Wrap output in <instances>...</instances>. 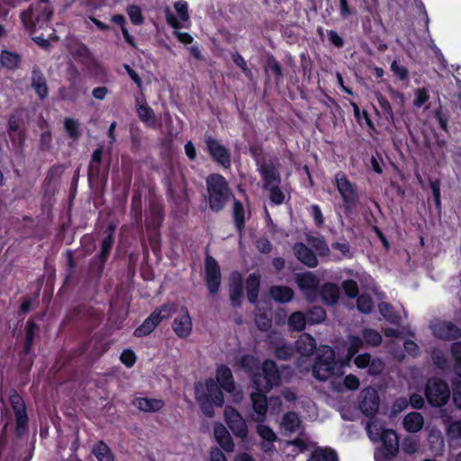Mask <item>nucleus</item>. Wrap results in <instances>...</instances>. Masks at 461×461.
<instances>
[{
    "label": "nucleus",
    "instance_id": "obj_1",
    "mask_svg": "<svg viewBox=\"0 0 461 461\" xmlns=\"http://www.w3.org/2000/svg\"><path fill=\"white\" fill-rule=\"evenodd\" d=\"M240 366L246 372L252 374V383L259 392H269L274 386L281 384L279 370L272 360H266L261 368L255 372L258 366V360L252 355H244L240 359Z\"/></svg>",
    "mask_w": 461,
    "mask_h": 461
},
{
    "label": "nucleus",
    "instance_id": "obj_2",
    "mask_svg": "<svg viewBox=\"0 0 461 461\" xmlns=\"http://www.w3.org/2000/svg\"><path fill=\"white\" fill-rule=\"evenodd\" d=\"M194 393L203 412L208 417L214 415V407H221L224 403L222 390L212 378L197 383Z\"/></svg>",
    "mask_w": 461,
    "mask_h": 461
},
{
    "label": "nucleus",
    "instance_id": "obj_3",
    "mask_svg": "<svg viewBox=\"0 0 461 461\" xmlns=\"http://www.w3.org/2000/svg\"><path fill=\"white\" fill-rule=\"evenodd\" d=\"M210 208L221 211L230 197V190L226 179L219 174H212L206 178Z\"/></svg>",
    "mask_w": 461,
    "mask_h": 461
},
{
    "label": "nucleus",
    "instance_id": "obj_4",
    "mask_svg": "<svg viewBox=\"0 0 461 461\" xmlns=\"http://www.w3.org/2000/svg\"><path fill=\"white\" fill-rule=\"evenodd\" d=\"M322 354L319 356L312 367V373L316 379L324 381L332 376L339 377L343 374L344 363L338 364L334 361V351L330 347L321 349Z\"/></svg>",
    "mask_w": 461,
    "mask_h": 461
},
{
    "label": "nucleus",
    "instance_id": "obj_5",
    "mask_svg": "<svg viewBox=\"0 0 461 461\" xmlns=\"http://www.w3.org/2000/svg\"><path fill=\"white\" fill-rule=\"evenodd\" d=\"M53 10L49 0H38L31 9L22 14L24 26L32 29L36 26L41 27L51 18Z\"/></svg>",
    "mask_w": 461,
    "mask_h": 461
},
{
    "label": "nucleus",
    "instance_id": "obj_6",
    "mask_svg": "<svg viewBox=\"0 0 461 461\" xmlns=\"http://www.w3.org/2000/svg\"><path fill=\"white\" fill-rule=\"evenodd\" d=\"M176 312L175 304H165L159 309L154 311L143 323L135 330L134 335L136 337H143L150 334L154 329L164 319L169 318Z\"/></svg>",
    "mask_w": 461,
    "mask_h": 461
},
{
    "label": "nucleus",
    "instance_id": "obj_7",
    "mask_svg": "<svg viewBox=\"0 0 461 461\" xmlns=\"http://www.w3.org/2000/svg\"><path fill=\"white\" fill-rule=\"evenodd\" d=\"M450 396L448 385L442 380L431 379L426 386V397L433 406L444 405Z\"/></svg>",
    "mask_w": 461,
    "mask_h": 461
},
{
    "label": "nucleus",
    "instance_id": "obj_8",
    "mask_svg": "<svg viewBox=\"0 0 461 461\" xmlns=\"http://www.w3.org/2000/svg\"><path fill=\"white\" fill-rule=\"evenodd\" d=\"M174 8L176 12V15L173 14L169 7L165 9V16L167 24L174 30L188 27L190 23V15L187 2L184 0L176 1L174 4Z\"/></svg>",
    "mask_w": 461,
    "mask_h": 461
},
{
    "label": "nucleus",
    "instance_id": "obj_9",
    "mask_svg": "<svg viewBox=\"0 0 461 461\" xmlns=\"http://www.w3.org/2000/svg\"><path fill=\"white\" fill-rule=\"evenodd\" d=\"M334 183L345 204L348 207L354 206L358 199L355 185L342 172L335 175Z\"/></svg>",
    "mask_w": 461,
    "mask_h": 461
},
{
    "label": "nucleus",
    "instance_id": "obj_10",
    "mask_svg": "<svg viewBox=\"0 0 461 461\" xmlns=\"http://www.w3.org/2000/svg\"><path fill=\"white\" fill-rule=\"evenodd\" d=\"M221 390L226 393H232L234 401L239 402L243 398V394L240 391H236V385L233 379L231 370L221 365L216 369V381Z\"/></svg>",
    "mask_w": 461,
    "mask_h": 461
},
{
    "label": "nucleus",
    "instance_id": "obj_11",
    "mask_svg": "<svg viewBox=\"0 0 461 461\" xmlns=\"http://www.w3.org/2000/svg\"><path fill=\"white\" fill-rule=\"evenodd\" d=\"M429 328L432 334L439 339L451 340L461 336L459 327L448 321L434 320L430 322Z\"/></svg>",
    "mask_w": 461,
    "mask_h": 461
},
{
    "label": "nucleus",
    "instance_id": "obj_12",
    "mask_svg": "<svg viewBox=\"0 0 461 461\" xmlns=\"http://www.w3.org/2000/svg\"><path fill=\"white\" fill-rule=\"evenodd\" d=\"M224 418L227 425L236 437L242 439L247 438L248 427L246 421L234 408L226 406L224 409Z\"/></svg>",
    "mask_w": 461,
    "mask_h": 461
},
{
    "label": "nucleus",
    "instance_id": "obj_13",
    "mask_svg": "<svg viewBox=\"0 0 461 461\" xmlns=\"http://www.w3.org/2000/svg\"><path fill=\"white\" fill-rule=\"evenodd\" d=\"M250 152L257 160V164L258 166V170H259V172L262 176V178L264 180V187L268 188L269 186L279 185L281 179H280L279 173L277 172L275 166L271 162L270 163H267V162L261 163L259 161V159L258 158V154H257L256 149H254V148L251 149Z\"/></svg>",
    "mask_w": 461,
    "mask_h": 461
},
{
    "label": "nucleus",
    "instance_id": "obj_14",
    "mask_svg": "<svg viewBox=\"0 0 461 461\" xmlns=\"http://www.w3.org/2000/svg\"><path fill=\"white\" fill-rule=\"evenodd\" d=\"M379 396L375 389L367 387L362 390L359 396V407L367 416L375 413L379 408Z\"/></svg>",
    "mask_w": 461,
    "mask_h": 461
},
{
    "label": "nucleus",
    "instance_id": "obj_15",
    "mask_svg": "<svg viewBox=\"0 0 461 461\" xmlns=\"http://www.w3.org/2000/svg\"><path fill=\"white\" fill-rule=\"evenodd\" d=\"M205 280L210 293L216 294L221 284V272L218 263L210 256L205 260Z\"/></svg>",
    "mask_w": 461,
    "mask_h": 461
},
{
    "label": "nucleus",
    "instance_id": "obj_16",
    "mask_svg": "<svg viewBox=\"0 0 461 461\" xmlns=\"http://www.w3.org/2000/svg\"><path fill=\"white\" fill-rule=\"evenodd\" d=\"M296 284L308 300L312 301L316 297L319 279L314 274L306 272L297 275Z\"/></svg>",
    "mask_w": 461,
    "mask_h": 461
},
{
    "label": "nucleus",
    "instance_id": "obj_17",
    "mask_svg": "<svg viewBox=\"0 0 461 461\" xmlns=\"http://www.w3.org/2000/svg\"><path fill=\"white\" fill-rule=\"evenodd\" d=\"M205 143L212 157L222 167H229L230 165V157L226 148L217 140L210 136L206 137Z\"/></svg>",
    "mask_w": 461,
    "mask_h": 461
},
{
    "label": "nucleus",
    "instance_id": "obj_18",
    "mask_svg": "<svg viewBox=\"0 0 461 461\" xmlns=\"http://www.w3.org/2000/svg\"><path fill=\"white\" fill-rule=\"evenodd\" d=\"M192 320L186 309H183L181 313L174 320L172 328L174 332L180 338H186L192 331Z\"/></svg>",
    "mask_w": 461,
    "mask_h": 461
},
{
    "label": "nucleus",
    "instance_id": "obj_19",
    "mask_svg": "<svg viewBox=\"0 0 461 461\" xmlns=\"http://www.w3.org/2000/svg\"><path fill=\"white\" fill-rule=\"evenodd\" d=\"M254 411L253 420L257 422H263L267 411V400L262 393H252L250 395Z\"/></svg>",
    "mask_w": 461,
    "mask_h": 461
},
{
    "label": "nucleus",
    "instance_id": "obj_20",
    "mask_svg": "<svg viewBox=\"0 0 461 461\" xmlns=\"http://www.w3.org/2000/svg\"><path fill=\"white\" fill-rule=\"evenodd\" d=\"M379 440L383 443L387 456H394L398 452L399 442L396 433L393 429L383 430Z\"/></svg>",
    "mask_w": 461,
    "mask_h": 461
},
{
    "label": "nucleus",
    "instance_id": "obj_21",
    "mask_svg": "<svg viewBox=\"0 0 461 461\" xmlns=\"http://www.w3.org/2000/svg\"><path fill=\"white\" fill-rule=\"evenodd\" d=\"M280 428L285 435L299 432L302 429L301 419L295 412H288L283 417Z\"/></svg>",
    "mask_w": 461,
    "mask_h": 461
},
{
    "label": "nucleus",
    "instance_id": "obj_22",
    "mask_svg": "<svg viewBox=\"0 0 461 461\" xmlns=\"http://www.w3.org/2000/svg\"><path fill=\"white\" fill-rule=\"evenodd\" d=\"M213 432L215 439L225 451L232 452L234 450L232 438L227 429L221 423H216L214 425Z\"/></svg>",
    "mask_w": 461,
    "mask_h": 461
},
{
    "label": "nucleus",
    "instance_id": "obj_23",
    "mask_svg": "<svg viewBox=\"0 0 461 461\" xmlns=\"http://www.w3.org/2000/svg\"><path fill=\"white\" fill-rule=\"evenodd\" d=\"M294 254L298 260L309 267H314L318 265V260L314 253L305 245L299 243L294 248Z\"/></svg>",
    "mask_w": 461,
    "mask_h": 461
},
{
    "label": "nucleus",
    "instance_id": "obj_24",
    "mask_svg": "<svg viewBox=\"0 0 461 461\" xmlns=\"http://www.w3.org/2000/svg\"><path fill=\"white\" fill-rule=\"evenodd\" d=\"M133 404L142 411L153 412L159 411L164 406L161 399L138 397L133 401Z\"/></svg>",
    "mask_w": 461,
    "mask_h": 461
},
{
    "label": "nucleus",
    "instance_id": "obj_25",
    "mask_svg": "<svg viewBox=\"0 0 461 461\" xmlns=\"http://www.w3.org/2000/svg\"><path fill=\"white\" fill-rule=\"evenodd\" d=\"M297 351L304 357H309L313 354L316 348V343L314 339L307 334H302L295 343Z\"/></svg>",
    "mask_w": 461,
    "mask_h": 461
},
{
    "label": "nucleus",
    "instance_id": "obj_26",
    "mask_svg": "<svg viewBox=\"0 0 461 461\" xmlns=\"http://www.w3.org/2000/svg\"><path fill=\"white\" fill-rule=\"evenodd\" d=\"M423 423V417L419 412H411L403 419V427L411 433L420 430Z\"/></svg>",
    "mask_w": 461,
    "mask_h": 461
},
{
    "label": "nucleus",
    "instance_id": "obj_27",
    "mask_svg": "<svg viewBox=\"0 0 461 461\" xmlns=\"http://www.w3.org/2000/svg\"><path fill=\"white\" fill-rule=\"evenodd\" d=\"M242 295V282L241 276L239 273H233L231 276V282L230 285V297L234 305L240 303V299Z\"/></svg>",
    "mask_w": 461,
    "mask_h": 461
},
{
    "label": "nucleus",
    "instance_id": "obj_28",
    "mask_svg": "<svg viewBox=\"0 0 461 461\" xmlns=\"http://www.w3.org/2000/svg\"><path fill=\"white\" fill-rule=\"evenodd\" d=\"M271 297L278 303H288L294 297V291L287 286H273L270 288Z\"/></svg>",
    "mask_w": 461,
    "mask_h": 461
},
{
    "label": "nucleus",
    "instance_id": "obj_29",
    "mask_svg": "<svg viewBox=\"0 0 461 461\" xmlns=\"http://www.w3.org/2000/svg\"><path fill=\"white\" fill-rule=\"evenodd\" d=\"M346 346L348 353L343 363L345 366H348L356 353L363 347V341L359 337L348 336Z\"/></svg>",
    "mask_w": 461,
    "mask_h": 461
},
{
    "label": "nucleus",
    "instance_id": "obj_30",
    "mask_svg": "<svg viewBox=\"0 0 461 461\" xmlns=\"http://www.w3.org/2000/svg\"><path fill=\"white\" fill-rule=\"evenodd\" d=\"M260 285V276L251 274L247 279V295L250 303L256 302Z\"/></svg>",
    "mask_w": 461,
    "mask_h": 461
},
{
    "label": "nucleus",
    "instance_id": "obj_31",
    "mask_svg": "<svg viewBox=\"0 0 461 461\" xmlns=\"http://www.w3.org/2000/svg\"><path fill=\"white\" fill-rule=\"evenodd\" d=\"M321 297L328 304H334L339 297V288L334 284H326L321 289Z\"/></svg>",
    "mask_w": 461,
    "mask_h": 461
},
{
    "label": "nucleus",
    "instance_id": "obj_32",
    "mask_svg": "<svg viewBox=\"0 0 461 461\" xmlns=\"http://www.w3.org/2000/svg\"><path fill=\"white\" fill-rule=\"evenodd\" d=\"M249 216V212L245 209L244 205L240 202L235 200L233 203V218L239 230H241Z\"/></svg>",
    "mask_w": 461,
    "mask_h": 461
},
{
    "label": "nucleus",
    "instance_id": "obj_33",
    "mask_svg": "<svg viewBox=\"0 0 461 461\" xmlns=\"http://www.w3.org/2000/svg\"><path fill=\"white\" fill-rule=\"evenodd\" d=\"M309 461H338V456L335 451L330 448H316L311 456Z\"/></svg>",
    "mask_w": 461,
    "mask_h": 461
},
{
    "label": "nucleus",
    "instance_id": "obj_34",
    "mask_svg": "<svg viewBox=\"0 0 461 461\" xmlns=\"http://www.w3.org/2000/svg\"><path fill=\"white\" fill-rule=\"evenodd\" d=\"M383 430H386L384 425L375 418H372L366 424V431L372 441H379Z\"/></svg>",
    "mask_w": 461,
    "mask_h": 461
},
{
    "label": "nucleus",
    "instance_id": "obj_35",
    "mask_svg": "<svg viewBox=\"0 0 461 461\" xmlns=\"http://www.w3.org/2000/svg\"><path fill=\"white\" fill-rule=\"evenodd\" d=\"M32 87L41 98H44L48 95V87L44 77L36 70L32 72Z\"/></svg>",
    "mask_w": 461,
    "mask_h": 461
},
{
    "label": "nucleus",
    "instance_id": "obj_36",
    "mask_svg": "<svg viewBox=\"0 0 461 461\" xmlns=\"http://www.w3.org/2000/svg\"><path fill=\"white\" fill-rule=\"evenodd\" d=\"M93 453L98 461H114L111 449L104 442H98L94 447Z\"/></svg>",
    "mask_w": 461,
    "mask_h": 461
},
{
    "label": "nucleus",
    "instance_id": "obj_37",
    "mask_svg": "<svg viewBox=\"0 0 461 461\" xmlns=\"http://www.w3.org/2000/svg\"><path fill=\"white\" fill-rule=\"evenodd\" d=\"M307 321L302 312H295L290 315L288 325L294 330H303L305 328Z\"/></svg>",
    "mask_w": 461,
    "mask_h": 461
},
{
    "label": "nucleus",
    "instance_id": "obj_38",
    "mask_svg": "<svg viewBox=\"0 0 461 461\" xmlns=\"http://www.w3.org/2000/svg\"><path fill=\"white\" fill-rule=\"evenodd\" d=\"M136 108L138 115L142 122L149 125L155 123V115L151 108L139 102H137Z\"/></svg>",
    "mask_w": 461,
    "mask_h": 461
},
{
    "label": "nucleus",
    "instance_id": "obj_39",
    "mask_svg": "<svg viewBox=\"0 0 461 461\" xmlns=\"http://www.w3.org/2000/svg\"><path fill=\"white\" fill-rule=\"evenodd\" d=\"M378 308L381 314L388 321L392 323H398L401 321V315L399 313L394 312L390 304L386 303H379Z\"/></svg>",
    "mask_w": 461,
    "mask_h": 461
},
{
    "label": "nucleus",
    "instance_id": "obj_40",
    "mask_svg": "<svg viewBox=\"0 0 461 461\" xmlns=\"http://www.w3.org/2000/svg\"><path fill=\"white\" fill-rule=\"evenodd\" d=\"M0 60L3 66L12 69L17 67L20 59L19 56L14 53L9 51H3L1 53Z\"/></svg>",
    "mask_w": 461,
    "mask_h": 461
},
{
    "label": "nucleus",
    "instance_id": "obj_41",
    "mask_svg": "<svg viewBox=\"0 0 461 461\" xmlns=\"http://www.w3.org/2000/svg\"><path fill=\"white\" fill-rule=\"evenodd\" d=\"M272 313L270 311L256 315V324L261 330H267L272 325Z\"/></svg>",
    "mask_w": 461,
    "mask_h": 461
},
{
    "label": "nucleus",
    "instance_id": "obj_42",
    "mask_svg": "<svg viewBox=\"0 0 461 461\" xmlns=\"http://www.w3.org/2000/svg\"><path fill=\"white\" fill-rule=\"evenodd\" d=\"M363 337H364L365 342L369 346H377L382 341L381 334L373 329L364 330Z\"/></svg>",
    "mask_w": 461,
    "mask_h": 461
},
{
    "label": "nucleus",
    "instance_id": "obj_43",
    "mask_svg": "<svg viewBox=\"0 0 461 461\" xmlns=\"http://www.w3.org/2000/svg\"><path fill=\"white\" fill-rule=\"evenodd\" d=\"M127 14L132 23L136 25H140L143 23V16L139 6L130 5L127 8Z\"/></svg>",
    "mask_w": 461,
    "mask_h": 461
},
{
    "label": "nucleus",
    "instance_id": "obj_44",
    "mask_svg": "<svg viewBox=\"0 0 461 461\" xmlns=\"http://www.w3.org/2000/svg\"><path fill=\"white\" fill-rule=\"evenodd\" d=\"M325 312L321 307H313L308 312V321L310 323H319L325 319Z\"/></svg>",
    "mask_w": 461,
    "mask_h": 461
},
{
    "label": "nucleus",
    "instance_id": "obj_45",
    "mask_svg": "<svg viewBox=\"0 0 461 461\" xmlns=\"http://www.w3.org/2000/svg\"><path fill=\"white\" fill-rule=\"evenodd\" d=\"M266 189L269 191V197L271 202H273L276 204H281L284 203L285 194L280 190L279 185H272Z\"/></svg>",
    "mask_w": 461,
    "mask_h": 461
},
{
    "label": "nucleus",
    "instance_id": "obj_46",
    "mask_svg": "<svg viewBox=\"0 0 461 461\" xmlns=\"http://www.w3.org/2000/svg\"><path fill=\"white\" fill-rule=\"evenodd\" d=\"M452 355L455 358V370L461 377V342L454 343L451 347Z\"/></svg>",
    "mask_w": 461,
    "mask_h": 461
},
{
    "label": "nucleus",
    "instance_id": "obj_47",
    "mask_svg": "<svg viewBox=\"0 0 461 461\" xmlns=\"http://www.w3.org/2000/svg\"><path fill=\"white\" fill-rule=\"evenodd\" d=\"M447 436L450 439H461V420L448 425L447 428Z\"/></svg>",
    "mask_w": 461,
    "mask_h": 461
},
{
    "label": "nucleus",
    "instance_id": "obj_48",
    "mask_svg": "<svg viewBox=\"0 0 461 461\" xmlns=\"http://www.w3.org/2000/svg\"><path fill=\"white\" fill-rule=\"evenodd\" d=\"M257 431L259 434V436L266 441L274 442L276 439V433L272 430V429L266 425H258L257 428Z\"/></svg>",
    "mask_w": 461,
    "mask_h": 461
},
{
    "label": "nucleus",
    "instance_id": "obj_49",
    "mask_svg": "<svg viewBox=\"0 0 461 461\" xmlns=\"http://www.w3.org/2000/svg\"><path fill=\"white\" fill-rule=\"evenodd\" d=\"M357 308L363 313H368L373 308V302L368 295L362 294L357 299Z\"/></svg>",
    "mask_w": 461,
    "mask_h": 461
},
{
    "label": "nucleus",
    "instance_id": "obj_50",
    "mask_svg": "<svg viewBox=\"0 0 461 461\" xmlns=\"http://www.w3.org/2000/svg\"><path fill=\"white\" fill-rule=\"evenodd\" d=\"M415 98L413 100V105L416 107H421L429 98V95L427 89L418 88L414 93Z\"/></svg>",
    "mask_w": 461,
    "mask_h": 461
},
{
    "label": "nucleus",
    "instance_id": "obj_51",
    "mask_svg": "<svg viewBox=\"0 0 461 461\" xmlns=\"http://www.w3.org/2000/svg\"><path fill=\"white\" fill-rule=\"evenodd\" d=\"M65 128L68 132V134L73 138L76 139L79 135V127L78 122L73 119H66L65 120Z\"/></svg>",
    "mask_w": 461,
    "mask_h": 461
},
{
    "label": "nucleus",
    "instance_id": "obj_52",
    "mask_svg": "<svg viewBox=\"0 0 461 461\" xmlns=\"http://www.w3.org/2000/svg\"><path fill=\"white\" fill-rule=\"evenodd\" d=\"M384 365L381 359H379L377 357L371 358V360L369 362V366L367 367L368 374H370L372 375H378L384 370Z\"/></svg>",
    "mask_w": 461,
    "mask_h": 461
},
{
    "label": "nucleus",
    "instance_id": "obj_53",
    "mask_svg": "<svg viewBox=\"0 0 461 461\" xmlns=\"http://www.w3.org/2000/svg\"><path fill=\"white\" fill-rule=\"evenodd\" d=\"M342 287L349 297H356L358 294V286L355 281L348 280L343 282Z\"/></svg>",
    "mask_w": 461,
    "mask_h": 461
},
{
    "label": "nucleus",
    "instance_id": "obj_54",
    "mask_svg": "<svg viewBox=\"0 0 461 461\" xmlns=\"http://www.w3.org/2000/svg\"><path fill=\"white\" fill-rule=\"evenodd\" d=\"M392 71L402 80H404L408 77V70L401 66L396 60L393 61L391 64Z\"/></svg>",
    "mask_w": 461,
    "mask_h": 461
},
{
    "label": "nucleus",
    "instance_id": "obj_55",
    "mask_svg": "<svg viewBox=\"0 0 461 461\" xmlns=\"http://www.w3.org/2000/svg\"><path fill=\"white\" fill-rule=\"evenodd\" d=\"M371 360V356L367 353L357 355L354 358V364L358 368H367L369 366V362Z\"/></svg>",
    "mask_w": 461,
    "mask_h": 461
},
{
    "label": "nucleus",
    "instance_id": "obj_56",
    "mask_svg": "<svg viewBox=\"0 0 461 461\" xmlns=\"http://www.w3.org/2000/svg\"><path fill=\"white\" fill-rule=\"evenodd\" d=\"M122 362L127 366L128 367H131L134 365L136 362V357L135 354L131 350H124L120 357Z\"/></svg>",
    "mask_w": 461,
    "mask_h": 461
},
{
    "label": "nucleus",
    "instance_id": "obj_57",
    "mask_svg": "<svg viewBox=\"0 0 461 461\" xmlns=\"http://www.w3.org/2000/svg\"><path fill=\"white\" fill-rule=\"evenodd\" d=\"M113 242V236L111 233L103 240L102 251H101V258L103 260L106 259V258L110 252V249L112 248Z\"/></svg>",
    "mask_w": 461,
    "mask_h": 461
},
{
    "label": "nucleus",
    "instance_id": "obj_58",
    "mask_svg": "<svg viewBox=\"0 0 461 461\" xmlns=\"http://www.w3.org/2000/svg\"><path fill=\"white\" fill-rule=\"evenodd\" d=\"M359 385V379L356 375H348L344 378V386L348 390H357Z\"/></svg>",
    "mask_w": 461,
    "mask_h": 461
},
{
    "label": "nucleus",
    "instance_id": "obj_59",
    "mask_svg": "<svg viewBox=\"0 0 461 461\" xmlns=\"http://www.w3.org/2000/svg\"><path fill=\"white\" fill-rule=\"evenodd\" d=\"M419 448L418 441L412 438H406L402 443V450L408 454L415 453Z\"/></svg>",
    "mask_w": 461,
    "mask_h": 461
},
{
    "label": "nucleus",
    "instance_id": "obj_60",
    "mask_svg": "<svg viewBox=\"0 0 461 461\" xmlns=\"http://www.w3.org/2000/svg\"><path fill=\"white\" fill-rule=\"evenodd\" d=\"M233 62L240 67L242 71L247 75L249 76L251 74L250 70L249 69L247 63L243 57L240 55L239 53H235L233 55Z\"/></svg>",
    "mask_w": 461,
    "mask_h": 461
},
{
    "label": "nucleus",
    "instance_id": "obj_61",
    "mask_svg": "<svg viewBox=\"0 0 461 461\" xmlns=\"http://www.w3.org/2000/svg\"><path fill=\"white\" fill-rule=\"evenodd\" d=\"M439 181L438 180H435V181H431L430 182V188L432 190V193H433V196H434V200H435V203H436V206L438 208L440 207V189H439Z\"/></svg>",
    "mask_w": 461,
    "mask_h": 461
},
{
    "label": "nucleus",
    "instance_id": "obj_62",
    "mask_svg": "<svg viewBox=\"0 0 461 461\" xmlns=\"http://www.w3.org/2000/svg\"><path fill=\"white\" fill-rule=\"evenodd\" d=\"M432 360L439 368H444L447 366V358L440 351L437 350L432 353Z\"/></svg>",
    "mask_w": 461,
    "mask_h": 461
},
{
    "label": "nucleus",
    "instance_id": "obj_63",
    "mask_svg": "<svg viewBox=\"0 0 461 461\" xmlns=\"http://www.w3.org/2000/svg\"><path fill=\"white\" fill-rule=\"evenodd\" d=\"M276 355L278 358L285 360L292 355V348L286 345H281L276 348Z\"/></svg>",
    "mask_w": 461,
    "mask_h": 461
},
{
    "label": "nucleus",
    "instance_id": "obj_64",
    "mask_svg": "<svg viewBox=\"0 0 461 461\" xmlns=\"http://www.w3.org/2000/svg\"><path fill=\"white\" fill-rule=\"evenodd\" d=\"M453 399H454L455 404L458 408H461V383L460 382L454 383Z\"/></svg>",
    "mask_w": 461,
    "mask_h": 461
}]
</instances>
